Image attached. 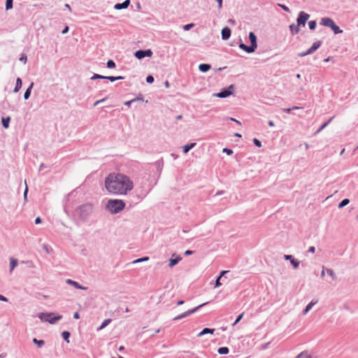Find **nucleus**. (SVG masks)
I'll return each mask as SVG.
<instances>
[{"label":"nucleus","mask_w":358,"mask_h":358,"mask_svg":"<svg viewBox=\"0 0 358 358\" xmlns=\"http://www.w3.org/2000/svg\"><path fill=\"white\" fill-rule=\"evenodd\" d=\"M13 0H6V9L9 10L13 8Z\"/></svg>","instance_id":"nucleus-42"},{"label":"nucleus","mask_w":358,"mask_h":358,"mask_svg":"<svg viewBox=\"0 0 358 358\" xmlns=\"http://www.w3.org/2000/svg\"><path fill=\"white\" fill-rule=\"evenodd\" d=\"M320 24L330 27L335 34L343 33V30L336 24L334 20L330 17H323L321 19Z\"/></svg>","instance_id":"nucleus-2"},{"label":"nucleus","mask_w":358,"mask_h":358,"mask_svg":"<svg viewBox=\"0 0 358 358\" xmlns=\"http://www.w3.org/2000/svg\"><path fill=\"white\" fill-rule=\"evenodd\" d=\"M321 45H322V42L320 41L314 42L312 45V46L310 48H308L306 51L298 53V56L300 57H303L308 55L313 54L321 46Z\"/></svg>","instance_id":"nucleus-7"},{"label":"nucleus","mask_w":358,"mask_h":358,"mask_svg":"<svg viewBox=\"0 0 358 358\" xmlns=\"http://www.w3.org/2000/svg\"><path fill=\"white\" fill-rule=\"evenodd\" d=\"M231 31L228 27H224L221 31L222 38L224 41L229 39L231 36Z\"/></svg>","instance_id":"nucleus-12"},{"label":"nucleus","mask_w":358,"mask_h":358,"mask_svg":"<svg viewBox=\"0 0 358 358\" xmlns=\"http://www.w3.org/2000/svg\"><path fill=\"white\" fill-rule=\"evenodd\" d=\"M229 352V350L227 347H221L217 350V352L220 355H227Z\"/></svg>","instance_id":"nucleus-27"},{"label":"nucleus","mask_w":358,"mask_h":358,"mask_svg":"<svg viewBox=\"0 0 358 358\" xmlns=\"http://www.w3.org/2000/svg\"><path fill=\"white\" fill-rule=\"evenodd\" d=\"M289 29L292 34H296L299 32V27L295 24H292L289 25Z\"/></svg>","instance_id":"nucleus-23"},{"label":"nucleus","mask_w":358,"mask_h":358,"mask_svg":"<svg viewBox=\"0 0 358 358\" xmlns=\"http://www.w3.org/2000/svg\"><path fill=\"white\" fill-rule=\"evenodd\" d=\"M116 311L117 313V315H120L121 313L128 312L129 309H128V308L127 306H124L122 307H119L116 310Z\"/></svg>","instance_id":"nucleus-36"},{"label":"nucleus","mask_w":358,"mask_h":358,"mask_svg":"<svg viewBox=\"0 0 358 358\" xmlns=\"http://www.w3.org/2000/svg\"><path fill=\"white\" fill-rule=\"evenodd\" d=\"M20 60L23 62L24 63H25L27 61V56L23 55L22 57H20Z\"/></svg>","instance_id":"nucleus-60"},{"label":"nucleus","mask_w":358,"mask_h":358,"mask_svg":"<svg viewBox=\"0 0 358 358\" xmlns=\"http://www.w3.org/2000/svg\"><path fill=\"white\" fill-rule=\"evenodd\" d=\"M93 210V207L90 204H85L82 206L78 210L79 216L82 219H85Z\"/></svg>","instance_id":"nucleus-5"},{"label":"nucleus","mask_w":358,"mask_h":358,"mask_svg":"<svg viewBox=\"0 0 358 358\" xmlns=\"http://www.w3.org/2000/svg\"><path fill=\"white\" fill-rule=\"evenodd\" d=\"M325 272H326V268H324V266H322V271L321 272V277L323 278L325 275Z\"/></svg>","instance_id":"nucleus-57"},{"label":"nucleus","mask_w":358,"mask_h":358,"mask_svg":"<svg viewBox=\"0 0 358 358\" xmlns=\"http://www.w3.org/2000/svg\"><path fill=\"white\" fill-rule=\"evenodd\" d=\"M317 301H310L306 306L305 309L303 310V315H306L310 311V310L313 308V306L317 303Z\"/></svg>","instance_id":"nucleus-16"},{"label":"nucleus","mask_w":358,"mask_h":358,"mask_svg":"<svg viewBox=\"0 0 358 358\" xmlns=\"http://www.w3.org/2000/svg\"><path fill=\"white\" fill-rule=\"evenodd\" d=\"M253 143H254V144H255L257 147H258V148H260V147L262 146V143H261V141H259V140H258V139H257V138H254V139H253Z\"/></svg>","instance_id":"nucleus-48"},{"label":"nucleus","mask_w":358,"mask_h":358,"mask_svg":"<svg viewBox=\"0 0 358 358\" xmlns=\"http://www.w3.org/2000/svg\"><path fill=\"white\" fill-rule=\"evenodd\" d=\"M134 187L132 180L124 174L113 175V194H127Z\"/></svg>","instance_id":"nucleus-1"},{"label":"nucleus","mask_w":358,"mask_h":358,"mask_svg":"<svg viewBox=\"0 0 358 358\" xmlns=\"http://www.w3.org/2000/svg\"><path fill=\"white\" fill-rule=\"evenodd\" d=\"M10 272H12L17 265V260L13 257L10 259Z\"/></svg>","instance_id":"nucleus-26"},{"label":"nucleus","mask_w":358,"mask_h":358,"mask_svg":"<svg viewBox=\"0 0 358 358\" xmlns=\"http://www.w3.org/2000/svg\"><path fill=\"white\" fill-rule=\"evenodd\" d=\"M248 38L250 42V46L252 48V49L255 52L257 48V38L255 34L252 31H250L249 33Z\"/></svg>","instance_id":"nucleus-11"},{"label":"nucleus","mask_w":358,"mask_h":358,"mask_svg":"<svg viewBox=\"0 0 358 358\" xmlns=\"http://www.w3.org/2000/svg\"><path fill=\"white\" fill-rule=\"evenodd\" d=\"M228 23L234 25V24H236V21L234 20H233V19H229V20H228Z\"/></svg>","instance_id":"nucleus-62"},{"label":"nucleus","mask_w":358,"mask_h":358,"mask_svg":"<svg viewBox=\"0 0 358 358\" xmlns=\"http://www.w3.org/2000/svg\"><path fill=\"white\" fill-rule=\"evenodd\" d=\"M217 3V8L219 9H221L222 8V1L223 0H216Z\"/></svg>","instance_id":"nucleus-51"},{"label":"nucleus","mask_w":358,"mask_h":358,"mask_svg":"<svg viewBox=\"0 0 358 358\" xmlns=\"http://www.w3.org/2000/svg\"><path fill=\"white\" fill-rule=\"evenodd\" d=\"M317 22L315 20H311L308 22V27L310 30H314L316 27Z\"/></svg>","instance_id":"nucleus-38"},{"label":"nucleus","mask_w":358,"mask_h":358,"mask_svg":"<svg viewBox=\"0 0 358 358\" xmlns=\"http://www.w3.org/2000/svg\"><path fill=\"white\" fill-rule=\"evenodd\" d=\"M284 259H285V260H289V261H291L292 259H294V257H293V256H292V255H285L284 256Z\"/></svg>","instance_id":"nucleus-50"},{"label":"nucleus","mask_w":358,"mask_h":358,"mask_svg":"<svg viewBox=\"0 0 358 358\" xmlns=\"http://www.w3.org/2000/svg\"><path fill=\"white\" fill-rule=\"evenodd\" d=\"M300 108L298 107V106H293L292 108H282V110L287 113H291L292 110H297V109H299Z\"/></svg>","instance_id":"nucleus-43"},{"label":"nucleus","mask_w":358,"mask_h":358,"mask_svg":"<svg viewBox=\"0 0 358 358\" xmlns=\"http://www.w3.org/2000/svg\"><path fill=\"white\" fill-rule=\"evenodd\" d=\"M222 151L223 152L227 153L228 155H231V154H233V150L229 148H224Z\"/></svg>","instance_id":"nucleus-49"},{"label":"nucleus","mask_w":358,"mask_h":358,"mask_svg":"<svg viewBox=\"0 0 358 358\" xmlns=\"http://www.w3.org/2000/svg\"><path fill=\"white\" fill-rule=\"evenodd\" d=\"M208 303L209 302H206V303H202V304H201V305H199V306H196V307H195V308H194L192 309H189V310H187L186 312H185V313H182V314H180L179 315L173 318V320H179L183 319V318H185V317H187V316L194 313L199 308H201V307L207 305Z\"/></svg>","instance_id":"nucleus-4"},{"label":"nucleus","mask_w":358,"mask_h":358,"mask_svg":"<svg viewBox=\"0 0 358 358\" xmlns=\"http://www.w3.org/2000/svg\"><path fill=\"white\" fill-rule=\"evenodd\" d=\"M315 251V248L314 246H311L308 249V252L311 253H314Z\"/></svg>","instance_id":"nucleus-55"},{"label":"nucleus","mask_w":358,"mask_h":358,"mask_svg":"<svg viewBox=\"0 0 358 358\" xmlns=\"http://www.w3.org/2000/svg\"><path fill=\"white\" fill-rule=\"evenodd\" d=\"M62 336L63 338L67 341V343H69V338L70 336V333L69 331H64L62 332Z\"/></svg>","instance_id":"nucleus-40"},{"label":"nucleus","mask_w":358,"mask_h":358,"mask_svg":"<svg viewBox=\"0 0 358 358\" xmlns=\"http://www.w3.org/2000/svg\"><path fill=\"white\" fill-rule=\"evenodd\" d=\"M326 272L332 278L333 280L336 279V275L332 269L326 268Z\"/></svg>","instance_id":"nucleus-30"},{"label":"nucleus","mask_w":358,"mask_h":358,"mask_svg":"<svg viewBox=\"0 0 358 358\" xmlns=\"http://www.w3.org/2000/svg\"><path fill=\"white\" fill-rule=\"evenodd\" d=\"M112 204V200H109L108 201V203H107V206H106V208L108 210L110 211H112V209L110 208V205Z\"/></svg>","instance_id":"nucleus-53"},{"label":"nucleus","mask_w":358,"mask_h":358,"mask_svg":"<svg viewBox=\"0 0 358 358\" xmlns=\"http://www.w3.org/2000/svg\"><path fill=\"white\" fill-rule=\"evenodd\" d=\"M243 313L240 314L237 317V318L235 320V322H234L233 326H235L236 324H237L241 321V320L243 318Z\"/></svg>","instance_id":"nucleus-46"},{"label":"nucleus","mask_w":358,"mask_h":358,"mask_svg":"<svg viewBox=\"0 0 358 358\" xmlns=\"http://www.w3.org/2000/svg\"><path fill=\"white\" fill-rule=\"evenodd\" d=\"M134 55L138 59H142L146 57H150L152 55V52L150 49L138 50L135 52Z\"/></svg>","instance_id":"nucleus-9"},{"label":"nucleus","mask_w":358,"mask_h":358,"mask_svg":"<svg viewBox=\"0 0 358 358\" xmlns=\"http://www.w3.org/2000/svg\"><path fill=\"white\" fill-rule=\"evenodd\" d=\"M33 342L35 344H36L39 348H41L44 345V341L43 340H37L36 338H34Z\"/></svg>","instance_id":"nucleus-41"},{"label":"nucleus","mask_w":358,"mask_h":358,"mask_svg":"<svg viewBox=\"0 0 358 358\" xmlns=\"http://www.w3.org/2000/svg\"><path fill=\"white\" fill-rule=\"evenodd\" d=\"M229 272V271H222L220 272L219 276H220V278H222V276H224L226 273H227Z\"/></svg>","instance_id":"nucleus-54"},{"label":"nucleus","mask_w":358,"mask_h":358,"mask_svg":"<svg viewBox=\"0 0 358 358\" xmlns=\"http://www.w3.org/2000/svg\"><path fill=\"white\" fill-rule=\"evenodd\" d=\"M268 124L270 127H274L275 126V124H274V122L272 120H269L268 122Z\"/></svg>","instance_id":"nucleus-64"},{"label":"nucleus","mask_w":358,"mask_h":358,"mask_svg":"<svg viewBox=\"0 0 358 358\" xmlns=\"http://www.w3.org/2000/svg\"><path fill=\"white\" fill-rule=\"evenodd\" d=\"M107 66L108 68H112V60L111 59H109L107 62Z\"/></svg>","instance_id":"nucleus-61"},{"label":"nucleus","mask_w":358,"mask_h":358,"mask_svg":"<svg viewBox=\"0 0 358 358\" xmlns=\"http://www.w3.org/2000/svg\"><path fill=\"white\" fill-rule=\"evenodd\" d=\"M234 89V85H231L227 88H223L218 93H215L213 94L214 96L219 98H226L233 94V90Z\"/></svg>","instance_id":"nucleus-6"},{"label":"nucleus","mask_w":358,"mask_h":358,"mask_svg":"<svg viewBox=\"0 0 358 358\" xmlns=\"http://www.w3.org/2000/svg\"><path fill=\"white\" fill-rule=\"evenodd\" d=\"M182 259L181 257H178L176 258H174V259H169V267L172 268L174 266H176L180 260Z\"/></svg>","instance_id":"nucleus-21"},{"label":"nucleus","mask_w":358,"mask_h":358,"mask_svg":"<svg viewBox=\"0 0 358 358\" xmlns=\"http://www.w3.org/2000/svg\"><path fill=\"white\" fill-rule=\"evenodd\" d=\"M123 78L122 76H113V82L115 80H118L120 79H122Z\"/></svg>","instance_id":"nucleus-63"},{"label":"nucleus","mask_w":358,"mask_h":358,"mask_svg":"<svg viewBox=\"0 0 358 358\" xmlns=\"http://www.w3.org/2000/svg\"><path fill=\"white\" fill-rule=\"evenodd\" d=\"M154 80H155L154 77L151 75L148 76L146 78V82L148 83L151 84L154 82Z\"/></svg>","instance_id":"nucleus-45"},{"label":"nucleus","mask_w":358,"mask_h":358,"mask_svg":"<svg viewBox=\"0 0 358 358\" xmlns=\"http://www.w3.org/2000/svg\"><path fill=\"white\" fill-rule=\"evenodd\" d=\"M35 223H36V224H38L41 223V217H37L36 218V220H35Z\"/></svg>","instance_id":"nucleus-58"},{"label":"nucleus","mask_w":358,"mask_h":358,"mask_svg":"<svg viewBox=\"0 0 358 358\" xmlns=\"http://www.w3.org/2000/svg\"><path fill=\"white\" fill-rule=\"evenodd\" d=\"M193 252H193L192 250H186V251L185 252V255H186V256H187V255H190L193 254Z\"/></svg>","instance_id":"nucleus-56"},{"label":"nucleus","mask_w":358,"mask_h":358,"mask_svg":"<svg viewBox=\"0 0 358 358\" xmlns=\"http://www.w3.org/2000/svg\"><path fill=\"white\" fill-rule=\"evenodd\" d=\"M194 27V23L187 24L183 26V29L185 31H189V30H190Z\"/></svg>","instance_id":"nucleus-44"},{"label":"nucleus","mask_w":358,"mask_h":358,"mask_svg":"<svg viewBox=\"0 0 358 358\" xmlns=\"http://www.w3.org/2000/svg\"><path fill=\"white\" fill-rule=\"evenodd\" d=\"M211 68V66L208 64H201L199 66V69L200 71L201 72H207L208 71H209Z\"/></svg>","instance_id":"nucleus-18"},{"label":"nucleus","mask_w":358,"mask_h":358,"mask_svg":"<svg viewBox=\"0 0 358 358\" xmlns=\"http://www.w3.org/2000/svg\"><path fill=\"white\" fill-rule=\"evenodd\" d=\"M240 41H241V39L240 38L239 39ZM238 47L244 50L245 52H248V53H252L254 52V50L252 49V48L250 46V45H245V43L241 42Z\"/></svg>","instance_id":"nucleus-14"},{"label":"nucleus","mask_w":358,"mask_h":358,"mask_svg":"<svg viewBox=\"0 0 358 358\" xmlns=\"http://www.w3.org/2000/svg\"><path fill=\"white\" fill-rule=\"evenodd\" d=\"M143 101V98H142V97H136V98H134V99H131V100H130V101H125V102H124V104H125V105H127V106H131V104L132 103H134V102H136V101Z\"/></svg>","instance_id":"nucleus-29"},{"label":"nucleus","mask_w":358,"mask_h":358,"mask_svg":"<svg viewBox=\"0 0 358 358\" xmlns=\"http://www.w3.org/2000/svg\"><path fill=\"white\" fill-rule=\"evenodd\" d=\"M129 4H130V0H125L122 3H117L115 4L113 8L117 10L124 9V8H128Z\"/></svg>","instance_id":"nucleus-13"},{"label":"nucleus","mask_w":358,"mask_h":358,"mask_svg":"<svg viewBox=\"0 0 358 358\" xmlns=\"http://www.w3.org/2000/svg\"><path fill=\"white\" fill-rule=\"evenodd\" d=\"M33 85H34V83H32L30 86L28 87V89L26 90L24 94V97L25 99H29V96H30V94H31V88L33 87Z\"/></svg>","instance_id":"nucleus-33"},{"label":"nucleus","mask_w":358,"mask_h":358,"mask_svg":"<svg viewBox=\"0 0 358 358\" xmlns=\"http://www.w3.org/2000/svg\"><path fill=\"white\" fill-rule=\"evenodd\" d=\"M220 280H221L220 276H218L216 280H215V287H220L222 285V283L220 282Z\"/></svg>","instance_id":"nucleus-47"},{"label":"nucleus","mask_w":358,"mask_h":358,"mask_svg":"<svg viewBox=\"0 0 358 358\" xmlns=\"http://www.w3.org/2000/svg\"><path fill=\"white\" fill-rule=\"evenodd\" d=\"M196 143H190L182 147V151L185 154L187 153L191 149L196 146Z\"/></svg>","instance_id":"nucleus-15"},{"label":"nucleus","mask_w":358,"mask_h":358,"mask_svg":"<svg viewBox=\"0 0 358 358\" xmlns=\"http://www.w3.org/2000/svg\"><path fill=\"white\" fill-rule=\"evenodd\" d=\"M10 120V117H7L6 118L5 117L2 118V124H3V126L4 128L7 129L8 127Z\"/></svg>","instance_id":"nucleus-31"},{"label":"nucleus","mask_w":358,"mask_h":358,"mask_svg":"<svg viewBox=\"0 0 358 358\" xmlns=\"http://www.w3.org/2000/svg\"><path fill=\"white\" fill-rule=\"evenodd\" d=\"M215 331L214 329L204 328L199 334L198 336L201 337L205 334H213Z\"/></svg>","instance_id":"nucleus-20"},{"label":"nucleus","mask_w":358,"mask_h":358,"mask_svg":"<svg viewBox=\"0 0 358 358\" xmlns=\"http://www.w3.org/2000/svg\"><path fill=\"white\" fill-rule=\"evenodd\" d=\"M286 12H289V9L287 6H286L285 5H281L280 4L279 5Z\"/></svg>","instance_id":"nucleus-52"},{"label":"nucleus","mask_w":358,"mask_h":358,"mask_svg":"<svg viewBox=\"0 0 358 358\" xmlns=\"http://www.w3.org/2000/svg\"><path fill=\"white\" fill-rule=\"evenodd\" d=\"M350 203V200L348 199H344L338 203V208H342L344 206H347Z\"/></svg>","instance_id":"nucleus-32"},{"label":"nucleus","mask_w":358,"mask_h":358,"mask_svg":"<svg viewBox=\"0 0 358 358\" xmlns=\"http://www.w3.org/2000/svg\"><path fill=\"white\" fill-rule=\"evenodd\" d=\"M110 175H109V176L107 177V178L106 179V182H105V187H106V188L109 192H111V187H112L111 183H112V180H110Z\"/></svg>","instance_id":"nucleus-25"},{"label":"nucleus","mask_w":358,"mask_h":358,"mask_svg":"<svg viewBox=\"0 0 358 358\" xmlns=\"http://www.w3.org/2000/svg\"><path fill=\"white\" fill-rule=\"evenodd\" d=\"M290 263L295 269L299 268L300 264V262L294 258L290 261Z\"/></svg>","instance_id":"nucleus-37"},{"label":"nucleus","mask_w":358,"mask_h":358,"mask_svg":"<svg viewBox=\"0 0 358 358\" xmlns=\"http://www.w3.org/2000/svg\"><path fill=\"white\" fill-rule=\"evenodd\" d=\"M39 318L42 322H48L50 324H54L56 321L62 319L61 315H55L54 313H41Z\"/></svg>","instance_id":"nucleus-3"},{"label":"nucleus","mask_w":358,"mask_h":358,"mask_svg":"<svg viewBox=\"0 0 358 358\" xmlns=\"http://www.w3.org/2000/svg\"><path fill=\"white\" fill-rule=\"evenodd\" d=\"M66 282H67L68 284L72 285H73V286H74L76 288H78V289H83V287H82L81 286H80V285H78V282H76V281H73V280H72L68 279V280H66Z\"/></svg>","instance_id":"nucleus-34"},{"label":"nucleus","mask_w":358,"mask_h":358,"mask_svg":"<svg viewBox=\"0 0 358 358\" xmlns=\"http://www.w3.org/2000/svg\"><path fill=\"white\" fill-rule=\"evenodd\" d=\"M0 301L6 302V301H8V299L6 297L0 294Z\"/></svg>","instance_id":"nucleus-59"},{"label":"nucleus","mask_w":358,"mask_h":358,"mask_svg":"<svg viewBox=\"0 0 358 358\" xmlns=\"http://www.w3.org/2000/svg\"><path fill=\"white\" fill-rule=\"evenodd\" d=\"M334 118V116L331 117L327 122H324L321 125V127L315 131V134L320 133L322 130H323Z\"/></svg>","instance_id":"nucleus-22"},{"label":"nucleus","mask_w":358,"mask_h":358,"mask_svg":"<svg viewBox=\"0 0 358 358\" xmlns=\"http://www.w3.org/2000/svg\"><path fill=\"white\" fill-rule=\"evenodd\" d=\"M310 17V15L303 12L301 11L299 14V16L296 19L297 22V26L299 27L300 26H305L306 21Z\"/></svg>","instance_id":"nucleus-10"},{"label":"nucleus","mask_w":358,"mask_h":358,"mask_svg":"<svg viewBox=\"0 0 358 358\" xmlns=\"http://www.w3.org/2000/svg\"><path fill=\"white\" fill-rule=\"evenodd\" d=\"M155 166L159 173L162 171L163 166H164V161L162 159H159L155 162Z\"/></svg>","instance_id":"nucleus-19"},{"label":"nucleus","mask_w":358,"mask_h":358,"mask_svg":"<svg viewBox=\"0 0 358 358\" xmlns=\"http://www.w3.org/2000/svg\"><path fill=\"white\" fill-rule=\"evenodd\" d=\"M97 78L108 79V80H110V81H112V76H101V75H99V74H94L91 78L92 80H94V79H97Z\"/></svg>","instance_id":"nucleus-28"},{"label":"nucleus","mask_w":358,"mask_h":358,"mask_svg":"<svg viewBox=\"0 0 358 358\" xmlns=\"http://www.w3.org/2000/svg\"><path fill=\"white\" fill-rule=\"evenodd\" d=\"M125 203L121 199H113V214L118 213L125 208Z\"/></svg>","instance_id":"nucleus-8"},{"label":"nucleus","mask_w":358,"mask_h":358,"mask_svg":"<svg viewBox=\"0 0 358 358\" xmlns=\"http://www.w3.org/2000/svg\"><path fill=\"white\" fill-rule=\"evenodd\" d=\"M22 80L20 78H17L14 92H17L22 87Z\"/></svg>","instance_id":"nucleus-24"},{"label":"nucleus","mask_w":358,"mask_h":358,"mask_svg":"<svg viewBox=\"0 0 358 358\" xmlns=\"http://www.w3.org/2000/svg\"><path fill=\"white\" fill-rule=\"evenodd\" d=\"M296 358H316L313 357L308 351H303L299 353Z\"/></svg>","instance_id":"nucleus-17"},{"label":"nucleus","mask_w":358,"mask_h":358,"mask_svg":"<svg viewBox=\"0 0 358 358\" xmlns=\"http://www.w3.org/2000/svg\"><path fill=\"white\" fill-rule=\"evenodd\" d=\"M148 260H149V257H143L142 258H139V259H137L136 260H134L131 263L132 264H137V263H140V262H147Z\"/></svg>","instance_id":"nucleus-35"},{"label":"nucleus","mask_w":358,"mask_h":358,"mask_svg":"<svg viewBox=\"0 0 358 358\" xmlns=\"http://www.w3.org/2000/svg\"><path fill=\"white\" fill-rule=\"evenodd\" d=\"M110 323V319H107L103 321L102 324L97 329L98 330H101L103 329L105 327L108 326Z\"/></svg>","instance_id":"nucleus-39"}]
</instances>
